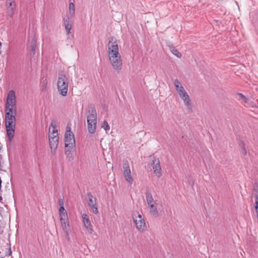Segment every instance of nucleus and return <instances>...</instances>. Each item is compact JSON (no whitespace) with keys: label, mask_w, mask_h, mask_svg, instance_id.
<instances>
[{"label":"nucleus","mask_w":258,"mask_h":258,"mask_svg":"<svg viewBox=\"0 0 258 258\" xmlns=\"http://www.w3.org/2000/svg\"><path fill=\"white\" fill-rule=\"evenodd\" d=\"M241 153L243 155H244V156L246 155L247 154L246 149L245 148L242 149Z\"/></svg>","instance_id":"obj_35"},{"label":"nucleus","mask_w":258,"mask_h":258,"mask_svg":"<svg viewBox=\"0 0 258 258\" xmlns=\"http://www.w3.org/2000/svg\"><path fill=\"white\" fill-rule=\"evenodd\" d=\"M82 219L83 222L85 224V226H86V225H88V226H90L91 223L89 220V218L87 215L86 214H83L82 215Z\"/></svg>","instance_id":"obj_21"},{"label":"nucleus","mask_w":258,"mask_h":258,"mask_svg":"<svg viewBox=\"0 0 258 258\" xmlns=\"http://www.w3.org/2000/svg\"><path fill=\"white\" fill-rule=\"evenodd\" d=\"M102 127L106 131H108L110 129L109 125L106 120H104L103 121Z\"/></svg>","instance_id":"obj_26"},{"label":"nucleus","mask_w":258,"mask_h":258,"mask_svg":"<svg viewBox=\"0 0 258 258\" xmlns=\"http://www.w3.org/2000/svg\"><path fill=\"white\" fill-rule=\"evenodd\" d=\"M58 204L60 206H63V201L61 199H59L58 201Z\"/></svg>","instance_id":"obj_34"},{"label":"nucleus","mask_w":258,"mask_h":258,"mask_svg":"<svg viewBox=\"0 0 258 258\" xmlns=\"http://www.w3.org/2000/svg\"><path fill=\"white\" fill-rule=\"evenodd\" d=\"M151 165L154 171V173L158 177L161 176V167L160 166V160L158 158H156L155 156L153 157L152 160Z\"/></svg>","instance_id":"obj_9"},{"label":"nucleus","mask_w":258,"mask_h":258,"mask_svg":"<svg viewBox=\"0 0 258 258\" xmlns=\"http://www.w3.org/2000/svg\"><path fill=\"white\" fill-rule=\"evenodd\" d=\"M68 228V227H63V231L66 233V236H67L68 239L69 240V238L68 237L69 236V229Z\"/></svg>","instance_id":"obj_31"},{"label":"nucleus","mask_w":258,"mask_h":258,"mask_svg":"<svg viewBox=\"0 0 258 258\" xmlns=\"http://www.w3.org/2000/svg\"><path fill=\"white\" fill-rule=\"evenodd\" d=\"M16 96L14 90H10L7 95L5 110H17Z\"/></svg>","instance_id":"obj_3"},{"label":"nucleus","mask_w":258,"mask_h":258,"mask_svg":"<svg viewBox=\"0 0 258 258\" xmlns=\"http://www.w3.org/2000/svg\"><path fill=\"white\" fill-rule=\"evenodd\" d=\"M70 13L72 16L75 15V5L73 3H70L69 5Z\"/></svg>","instance_id":"obj_24"},{"label":"nucleus","mask_w":258,"mask_h":258,"mask_svg":"<svg viewBox=\"0 0 258 258\" xmlns=\"http://www.w3.org/2000/svg\"><path fill=\"white\" fill-rule=\"evenodd\" d=\"M237 95L239 97V98L243 101L244 102H247V99L242 94L238 93Z\"/></svg>","instance_id":"obj_27"},{"label":"nucleus","mask_w":258,"mask_h":258,"mask_svg":"<svg viewBox=\"0 0 258 258\" xmlns=\"http://www.w3.org/2000/svg\"><path fill=\"white\" fill-rule=\"evenodd\" d=\"M107 45L108 56L119 54L117 41L116 38L114 37H109Z\"/></svg>","instance_id":"obj_7"},{"label":"nucleus","mask_w":258,"mask_h":258,"mask_svg":"<svg viewBox=\"0 0 258 258\" xmlns=\"http://www.w3.org/2000/svg\"><path fill=\"white\" fill-rule=\"evenodd\" d=\"M47 85V81L46 79H45L42 81V87L43 91H44L46 89Z\"/></svg>","instance_id":"obj_28"},{"label":"nucleus","mask_w":258,"mask_h":258,"mask_svg":"<svg viewBox=\"0 0 258 258\" xmlns=\"http://www.w3.org/2000/svg\"><path fill=\"white\" fill-rule=\"evenodd\" d=\"M61 226H69V222L67 214H63L59 215Z\"/></svg>","instance_id":"obj_16"},{"label":"nucleus","mask_w":258,"mask_h":258,"mask_svg":"<svg viewBox=\"0 0 258 258\" xmlns=\"http://www.w3.org/2000/svg\"><path fill=\"white\" fill-rule=\"evenodd\" d=\"M189 184H190L191 186H193L194 185V182L193 181H189Z\"/></svg>","instance_id":"obj_38"},{"label":"nucleus","mask_w":258,"mask_h":258,"mask_svg":"<svg viewBox=\"0 0 258 258\" xmlns=\"http://www.w3.org/2000/svg\"><path fill=\"white\" fill-rule=\"evenodd\" d=\"M239 145L241 148V149L245 148V144H244V142L242 141H240Z\"/></svg>","instance_id":"obj_32"},{"label":"nucleus","mask_w":258,"mask_h":258,"mask_svg":"<svg viewBox=\"0 0 258 258\" xmlns=\"http://www.w3.org/2000/svg\"><path fill=\"white\" fill-rule=\"evenodd\" d=\"M15 2V0H7V2Z\"/></svg>","instance_id":"obj_37"},{"label":"nucleus","mask_w":258,"mask_h":258,"mask_svg":"<svg viewBox=\"0 0 258 258\" xmlns=\"http://www.w3.org/2000/svg\"><path fill=\"white\" fill-rule=\"evenodd\" d=\"M109 58L113 69L117 72L122 69V61L120 54L109 55Z\"/></svg>","instance_id":"obj_6"},{"label":"nucleus","mask_w":258,"mask_h":258,"mask_svg":"<svg viewBox=\"0 0 258 258\" xmlns=\"http://www.w3.org/2000/svg\"><path fill=\"white\" fill-rule=\"evenodd\" d=\"M49 141L51 152L54 154L58 147V137L49 138Z\"/></svg>","instance_id":"obj_12"},{"label":"nucleus","mask_w":258,"mask_h":258,"mask_svg":"<svg viewBox=\"0 0 258 258\" xmlns=\"http://www.w3.org/2000/svg\"><path fill=\"white\" fill-rule=\"evenodd\" d=\"M66 148L74 149L75 147V140L74 134L71 131V127L67 125L64 135Z\"/></svg>","instance_id":"obj_4"},{"label":"nucleus","mask_w":258,"mask_h":258,"mask_svg":"<svg viewBox=\"0 0 258 258\" xmlns=\"http://www.w3.org/2000/svg\"><path fill=\"white\" fill-rule=\"evenodd\" d=\"M88 131L90 134H94L97 126V112L94 105L89 106L86 112Z\"/></svg>","instance_id":"obj_2"},{"label":"nucleus","mask_w":258,"mask_h":258,"mask_svg":"<svg viewBox=\"0 0 258 258\" xmlns=\"http://www.w3.org/2000/svg\"><path fill=\"white\" fill-rule=\"evenodd\" d=\"M5 125L10 127L11 126H15L16 125V115L17 110H5Z\"/></svg>","instance_id":"obj_5"},{"label":"nucleus","mask_w":258,"mask_h":258,"mask_svg":"<svg viewBox=\"0 0 258 258\" xmlns=\"http://www.w3.org/2000/svg\"><path fill=\"white\" fill-rule=\"evenodd\" d=\"M65 151V154L67 157L72 158V150L73 149H71L69 148H66Z\"/></svg>","instance_id":"obj_25"},{"label":"nucleus","mask_w":258,"mask_h":258,"mask_svg":"<svg viewBox=\"0 0 258 258\" xmlns=\"http://www.w3.org/2000/svg\"><path fill=\"white\" fill-rule=\"evenodd\" d=\"M7 136L9 138V142H11L12 139L13 138L15 134V126H11L8 127L6 126Z\"/></svg>","instance_id":"obj_14"},{"label":"nucleus","mask_w":258,"mask_h":258,"mask_svg":"<svg viewBox=\"0 0 258 258\" xmlns=\"http://www.w3.org/2000/svg\"><path fill=\"white\" fill-rule=\"evenodd\" d=\"M70 80V77L69 74L63 71L58 72L57 82V90L59 93L63 96L67 94Z\"/></svg>","instance_id":"obj_1"},{"label":"nucleus","mask_w":258,"mask_h":258,"mask_svg":"<svg viewBox=\"0 0 258 258\" xmlns=\"http://www.w3.org/2000/svg\"><path fill=\"white\" fill-rule=\"evenodd\" d=\"M150 209V211L154 216H157L158 215V211L157 210L156 206L153 204L151 203L148 204Z\"/></svg>","instance_id":"obj_18"},{"label":"nucleus","mask_w":258,"mask_h":258,"mask_svg":"<svg viewBox=\"0 0 258 258\" xmlns=\"http://www.w3.org/2000/svg\"><path fill=\"white\" fill-rule=\"evenodd\" d=\"M59 215L61 214H67L63 206H60L59 209Z\"/></svg>","instance_id":"obj_30"},{"label":"nucleus","mask_w":258,"mask_h":258,"mask_svg":"<svg viewBox=\"0 0 258 258\" xmlns=\"http://www.w3.org/2000/svg\"><path fill=\"white\" fill-rule=\"evenodd\" d=\"M64 25L67 34H69L71 33L70 31L72 28V25L70 23V20L69 18L64 19Z\"/></svg>","instance_id":"obj_17"},{"label":"nucleus","mask_w":258,"mask_h":258,"mask_svg":"<svg viewBox=\"0 0 258 258\" xmlns=\"http://www.w3.org/2000/svg\"><path fill=\"white\" fill-rule=\"evenodd\" d=\"M1 45H2V43H1V42H0V46H1Z\"/></svg>","instance_id":"obj_40"},{"label":"nucleus","mask_w":258,"mask_h":258,"mask_svg":"<svg viewBox=\"0 0 258 258\" xmlns=\"http://www.w3.org/2000/svg\"><path fill=\"white\" fill-rule=\"evenodd\" d=\"M174 85L177 92H178V91L180 89V88H183L178 79H175L174 80Z\"/></svg>","instance_id":"obj_22"},{"label":"nucleus","mask_w":258,"mask_h":258,"mask_svg":"<svg viewBox=\"0 0 258 258\" xmlns=\"http://www.w3.org/2000/svg\"><path fill=\"white\" fill-rule=\"evenodd\" d=\"M145 196H146V201H147L148 204L153 203L154 202L151 194L150 192H149L148 191H147L146 192Z\"/></svg>","instance_id":"obj_19"},{"label":"nucleus","mask_w":258,"mask_h":258,"mask_svg":"<svg viewBox=\"0 0 258 258\" xmlns=\"http://www.w3.org/2000/svg\"><path fill=\"white\" fill-rule=\"evenodd\" d=\"M170 49L173 54H174V55H175L176 56H177L178 58L181 57V53L179 51H178L175 47H171L170 48Z\"/></svg>","instance_id":"obj_20"},{"label":"nucleus","mask_w":258,"mask_h":258,"mask_svg":"<svg viewBox=\"0 0 258 258\" xmlns=\"http://www.w3.org/2000/svg\"><path fill=\"white\" fill-rule=\"evenodd\" d=\"M137 228L138 229V230L141 232H143L145 230V227L140 226V227H137Z\"/></svg>","instance_id":"obj_33"},{"label":"nucleus","mask_w":258,"mask_h":258,"mask_svg":"<svg viewBox=\"0 0 258 258\" xmlns=\"http://www.w3.org/2000/svg\"><path fill=\"white\" fill-rule=\"evenodd\" d=\"M134 221L136 226H145V225L144 219L140 214H138V216L134 218Z\"/></svg>","instance_id":"obj_15"},{"label":"nucleus","mask_w":258,"mask_h":258,"mask_svg":"<svg viewBox=\"0 0 258 258\" xmlns=\"http://www.w3.org/2000/svg\"><path fill=\"white\" fill-rule=\"evenodd\" d=\"M87 196L89 200L88 205L91 207L92 212L95 214L98 213V211L96 206V199L93 197L90 192H87Z\"/></svg>","instance_id":"obj_11"},{"label":"nucleus","mask_w":258,"mask_h":258,"mask_svg":"<svg viewBox=\"0 0 258 258\" xmlns=\"http://www.w3.org/2000/svg\"><path fill=\"white\" fill-rule=\"evenodd\" d=\"M123 172L125 180L131 184L133 182V179L131 175V171L129 166L128 162L125 160L123 161Z\"/></svg>","instance_id":"obj_8"},{"label":"nucleus","mask_w":258,"mask_h":258,"mask_svg":"<svg viewBox=\"0 0 258 258\" xmlns=\"http://www.w3.org/2000/svg\"><path fill=\"white\" fill-rule=\"evenodd\" d=\"M181 99L183 101L184 105L188 108H190V100L189 96L184 90V88H180L177 92Z\"/></svg>","instance_id":"obj_10"},{"label":"nucleus","mask_w":258,"mask_h":258,"mask_svg":"<svg viewBox=\"0 0 258 258\" xmlns=\"http://www.w3.org/2000/svg\"><path fill=\"white\" fill-rule=\"evenodd\" d=\"M31 51L34 52L35 51V46L34 44H32L31 46Z\"/></svg>","instance_id":"obj_36"},{"label":"nucleus","mask_w":258,"mask_h":258,"mask_svg":"<svg viewBox=\"0 0 258 258\" xmlns=\"http://www.w3.org/2000/svg\"><path fill=\"white\" fill-rule=\"evenodd\" d=\"M7 13L9 16L12 17L14 15L16 11V3L15 2H7Z\"/></svg>","instance_id":"obj_13"},{"label":"nucleus","mask_w":258,"mask_h":258,"mask_svg":"<svg viewBox=\"0 0 258 258\" xmlns=\"http://www.w3.org/2000/svg\"><path fill=\"white\" fill-rule=\"evenodd\" d=\"M3 199L2 197H0V201H2Z\"/></svg>","instance_id":"obj_39"},{"label":"nucleus","mask_w":258,"mask_h":258,"mask_svg":"<svg viewBox=\"0 0 258 258\" xmlns=\"http://www.w3.org/2000/svg\"><path fill=\"white\" fill-rule=\"evenodd\" d=\"M85 229L89 234H92L93 232L92 227H85Z\"/></svg>","instance_id":"obj_29"},{"label":"nucleus","mask_w":258,"mask_h":258,"mask_svg":"<svg viewBox=\"0 0 258 258\" xmlns=\"http://www.w3.org/2000/svg\"><path fill=\"white\" fill-rule=\"evenodd\" d=\"M54 137H58L57 134V130L55 126H53L52 132L49 135V139Z\"/></svg>","instance_id":"obj_23"}]
</instances>
